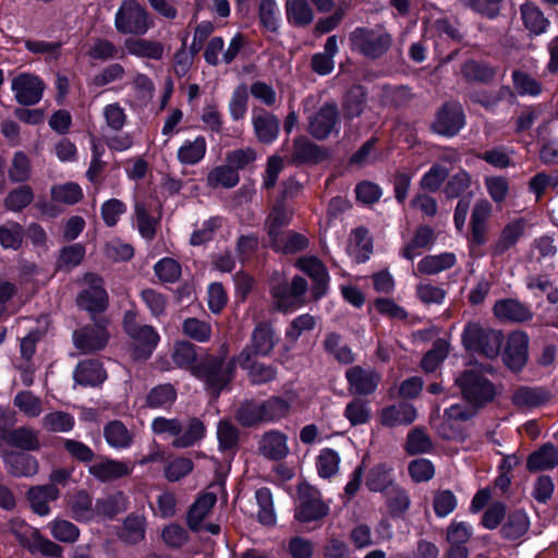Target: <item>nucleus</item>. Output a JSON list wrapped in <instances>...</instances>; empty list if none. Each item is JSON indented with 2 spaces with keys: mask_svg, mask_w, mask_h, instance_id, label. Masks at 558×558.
<instances>
[{
  "mask_svg": "<svg viewBox=\"0 0 558 558\" xmlns=\"http://www.w3.org/2000/svg\"><path fill=\"white\" fill-rule=\"evenodd\" d=\"M206 427L202 420L192 417L189 421L187 428L183 434L177 437L172 445L175 448H189L205 437Z\"/></svg>",
  "mask_w": 558,
  "mask_h": 558,
  "instance_id": "nucleus-55",
  "label": "nucleus"
},
{
  "mask_svg": "<svg viewBox=\"0 0 558 558\" xmlns=\"http://www.w3.org/2000/svg\"><path fill=\"white\" fill-rule=\"evenodd\" d=\"M345 379L352 395L368 396L377 389L380 377L372 368L355 365L345 371Z\"/></svg>",
  "mask_w": 558,
  "mask_h": 558,
  "instance_id": "nucleus-12",
  "label": "nucleus"
},
{
  "mask_svg": "<svg viewBox=\"0 0 558 558\" xmlns=\"http://www.w3.org/2000/svg\"><path fill=\"white\" fill-rule=\"evenodd\" d=\"M409 507L410 498L407 492L396 483H386V514L399 518Z\"/></svg>",
  "mask_w": 558,
  "mask_h": 558,
  "instance_id": "nucleus-30",
  "label": "nucleus"
},
{
  "mask_svg": "<svg viewBox=\"0 0 558 558\" xmlns=\"http://www.w3.org/2000/svg\"><path fill=\"white\" fill-rule=\"evenodd\" d=\"M532 225L526 217H513L505 225L500 233L502 244H514L526 239Z\"/></svg>",
  "mask_w": 558,
  "mask_h": 558,
  "instance_id": "nucleus-36",
  "label": "nucleus"
},
{
  "mask_svg": "<svg viewBox=\"0 0 558 558\" xmlns=\"http://www.w3.org/2000/svg\"><path fill=\"white\" fill-rule=\"evenodd\" d=\"M196 345L190 341H177L174 343L172 360L181 368H190L197 362Z\"/></svg>",
  "mask_w": 558,
  "mask_h": 558,
  "instance_id": "nucleus-61",
  "label": "nucleus"
},
{
  "mask_svg": "<svg viewBox=\"0 0 558 558\" xmlns=\"http://www.w3.org/2000/svg\"><path fill=\"white\" fill-rule=\"evenodd\" d=\"M350 47L364 57L375 59L384 51V35L379 29L357 27L349 35Z\"/></svg>",
  "mask_w": 558,
  "mask_h": 558,
  "instance_id": "nucleus-10",
  "label": "nucleus"
},
{
  "mask_svg": "<svg viewBox=\"0 0 558 558\" xmlns=\"http://www.w3.org/2000/svg\"><path fill=\"white\" fill-rule=\"evenodd\" d=\"M107 324V319L100 318L95 320V326H86L81 331H75L73 333V342L75 348L83 353H92L104 350L109 341Z\"/></svg>",
  "mask_w": 558,
  "mask_h": 558,
  "instance_id": "nucleus-9",
  "label": "nucleus"
},
{
  "mask_svg": "<svg viewBox=\"0 0 558 558\" xmlns=\"http://www.w3.org/2000/svg\"><path fill=\"white\" fill-rule=\"evenodd\" d=\"M2 459L8 473L14 477H29L38 472L37 459L26 452H5Z\"/></svg>",
  "mask_w": 558,
  "mask_h": 558,
  "instance_id": "nucleus-21",
  "label": "nucleus"
},
{
  "mask_svg": "<svg viewBox=\"0 0 558 558\" xmlns=\"http://www.w3.org/2000/svg\"><path fill=\"white\" fill-rule=\"evenodd\" d=\"M338 109L333 104H326L311 118L308 123L310 133L317 140L328 137L338 125Z\"/></svg>",
  "mask_w": 558,
  "mask_h": 558,
  "instance_id": "nucleus-20",
  "label": "nucleus"
},
{
  "mask_svg": "<svg viewBox=\"0 0 558 558\" xmlns=\"http://www.w3.org/2000/svg\"><path fill=\"white\" fill-rule=\"evenodd\" d=\"M275 330L270 323L259 322L251 335L250 343L238 355L240 367H245L254 356H268L275 348Z\"/></svg>",
  "mask_w": 558,
  "mask_h": 558,
  "instance_id": "nucleus-7",
  "label": "nucleus"
},
{
  "mask_svg": "<svg viewBox=\"0 0 558 558\" xmlns=\"http://www.w3.org/2000/svg\"><path fill=\"white\" fill-rule=\"evenodd\" d=\"M502 339L500 331L483 328L477 323L466 324L462 335L463 344L468 350L482 353L488 359L499 355Z\"/></svg>",
  "mask_w": 558,
  "mask_h": 558,
  "instance_id": "nucleus-4",
  "label": "nucleus"
},
{
  "mask_svg": "<svg viewBox=\"0 0 558 558\" xmlns=\"http://www.w3.org/2000/svg\"><path fill=\"white\" fill-rule=\"evenodd\" d=\"M287 20L295 26H305L312 23L314 12L307 0H287Z\"/></svg>",
  "mask_w": 558,
  "mask_h": 558,
  "instance_id": "nucleus-43",
  "label": "nucleus"
},
{
  "mask_svg": "<svg viewBox=\"0 0 558 558\" xmlns=\"http://www.w3.org/2000/svg\"><path fill=\"white\" fill-rule=\"evenodd\" d=\"M128 498L123 492L118 490L102 498H97L94 505V519L102 518L112 520L118 514L126 511Z\"/></svg>",
  "mask_w": 558,
  "mask_h": 558,
  "instance_id": "nucleus-24",
  "label": "nucleus"
},
{
  "mask_svg": "<svg viewBox=\"0 0 558 558\" xmlns=\"http://www.w3.org/2000/svg\"><path fill=\"white\" fill-rule=\"evenodd\" d=\"M300 502L294 510V520L300 523L320 521L329 513V506L320 497V493L310 485L299 486Z\"/></svg>",
  "mask_w": 558,
  "mask_h": 558,
  "instance_id": "nucleus-8",
  "label": "nucleus"
},
{
  "mask_svg": "<svg viewBox=\"0 0 558 558\" xmlns=\"http://www.w3.org/2000/svg\"><path fill=\"white\" fill-rule=\"evenodd\" d=\"M287 440L288 438L282 432L269 430L263 436L259 447L260 452L270 460H282L289 452Z\"/></svg>",
  "mask_w": 558,
  "mask_h": 558,
  "instance_id": "nucleus-28",
  "label": "nucleus"
},
{
  "mask_svg": "<svg viewBox=\"0 0 558 558\" xmlns=\"http://www.w3.org/2000/svg\"><path fill=\"white\" fill-rule=\"evenodd\" d=\"M530 526V521L525 512L514 511L509 514L501 527V534L508 539H518L524 535Z\"/></svg>",
  "mask_w": 558,
  "mask_h": 558,
  "instance_id": "nucleus-53",
  "label": "nucleus"
},
{
  "mask_svg": "<svg viewBox=\"0 0 558 558\" xmlns=\"http://www.w3.org/2000/svg\"><path fill=\"white\" fill-rule=\"evenodd\" d=\"M244 364L245 367L241 368L247 371V377L252 385H265L277 378V367L274 365L253 361V359Z\"/></svg>",
  "mask_w": 558,
  "mask_h": 558,
  "instance_id": "nucleus-50",
  "label": "nucleus"
},
{
  "mask_svg": "<svg viewBox=\"0 0 558 558\" xmlns=\"http://www.w3.org/2000/svg\"><path fill=\"white\" fill-rule=\"evenodd\" d=\"M19 544L27 549L31 554H41L45 557L60 558L62 556V547L54 542L46 538L38 530H34L32 537L17 535Z\"/></svg>",
  "mask_w": 558,
  "mask_h": 558,
  "instance_id": "nucleus-22",
  "label": "nucleus"
},
{
  "mask_svg": "<svg viewBox=\"0 0 558 558\" xmlns=\"http://www.w3.org/2000/svg\"><path fill=\"white\" fill-rule=\"evenodd\" d=\"M11 88L19 104L32 106L40 101L45 84L34 74L21 73L12 80Z\"/></svg>",
  "mask_w": 558,
  "mask_h": 558,
  "instance_id": "nucleus-11",
  "label": "nucleus"
},
{
  "mask_svg": "<svg viewBox=\"0 0 558 558\" xmlns=\"http://www.w3.org/2000/svg\"><path fill=\"white\" fill-rule=\"evenodd\" d=\"M146 534V520L143 515L134 512L126 515L123 521L122 531L119 533V538L128 545H137L145 538Z\"/></svg>",
  "mask_w": 558,
  "mask_h": 558,
  "instance_id": "nucleus-32",
  "label": "nucleus"
},
{
  "mask_svg": "<svg viewBox=\"0 0 558 558\" xmlns=\"http://www.w3.org/2000/svg\"><path fill=\"white\" fill-rule=\"evenodd\" d=\"M550 398L542 388L521 387L512 395V402L518 408H535L546 403Z\"/></svg>",
  "mask_w": 558,
  "mask_h": 558,
  "instance_id": "nucleus-39",
  "label": "nucleus"
},
{
  "mask_svg": "<svg viewBox=\"0 0 558 558\" xmlns=\"http://www.w3.org/2000/svg\"><path fill=\"white\" fill-rule=\"evenodd\" d=\"M216 502L217 496L215 493L206 492L197 496L189 508L186 515V524L193 532H197L199 530L201 523L208 512L215 507Z\"/></svg>",
  "mask_w": 558,
  "mask_h": 558,
  "instance_id": "nucleus-26",
  "label": "nucleus"
},
{
  "mask_svg": "<svg viewBox=\"0 0 558 558\" xmlns=\"http://www.w3.org/2000/svg\"><path fill=\"white\" fill-rule=\"evenodd\" d=\"M1 439L5 441L7 445L23 451H37L40 449L37 433L26 426L4 429Z\"/></svg>",
  "mask_w": 558,
  "mask_h": 558,
  "instance_id": "nucleus-23",
  "label": "nucleus"
},
{
  "mask_svg": "<svg viewBox=\"0 0 558 558\" xmlns=\"http://www.w3.org/2000/svg\"><path fill=\"white\" fill-rule=\"evenodd\" d=\"M494 313L501 320L515 323L530 320L533 316L529 306L514 299L497 301L494 305Z\"/></svg>",
  "mask_w": 558,
  "mask_h": 558,
  "instance_id": "nucleus-25",
  "label": "nucleus"
},
{
  "mask_svg": "<svg viewBox=\"0 0 558 558\" xmlns=\"http://www.w3.org/2000/svg\"><path fill=\"white\" fill-rule=\"evenodd\" d=\"M32 162L24 151H15L8 168V177L13 183H23L32 177Z\"/></svg>",
  "mask_w": 558,
  "mask_h": 558,
  "instance_id": "nucleus-47",
  "label": "nucleus"
},
{
  "mask_svg": "<svg viewBox=\"0 0 558 558\" xmlns=\"http://www.w3.org/2000/svg\"><path fill=\"white\" fill-rule=\"evenodd\" d=\"M264 423H276L287 417L291 410L289 401L280 396H271L260 402Z\"/></svg>",
  "mask_w": 558,
  "mask_h": 558,
  "instance_id": "nucleus-41",
  "label": "nucleus"
},
{
  "mask_svg": "<svg viewBox=\"0 0 558 558\" xmlns=\"http://www.w3.org/2000/svg\"><path fill=\"white\" fill-rule=\"evenodd\" d=\"M254 132L259 142L272 143L279 133V120L271 113L264 110L254 112L252 117Z\"/></svg>",
  "mask_w": 558,
  "mask_h": 558,
  "instance_id": "nucleus-27",
  "label": "nucleus"
},
{
  "mask_svg": "<svg viewBox=\"0 0 558 558\" xmlns=\"http://www.w3.org/2000/svg\"><path fill=\"white\" fill-rule=\"evenodd\" d=\"M231 230L225 220L219 217H211L203 223L201 229L193 232L191 244L228 242Z\"/></svg>",
  "mask_w": 558,
  "mask_h": 558,
  "instance_id": "nucleus-19",
  "label": "nucleus"
},
{
  "mask_svg": "<svg viewBox=\"0 0 558 558\" xmlns=\"http://www.w3.org/2000/svg\"><path fill=\"white\" fill-rule=\"evenodd\" d=\"M521 14L524 25L533 34H542L546 31L549 22L541 10L532 3L521 7Z\"/></svg>",
  "mask_w": 558,
  "mask_h": 558,
  "instance_id": "nucleus-57",
  "label": "nucleus"
},
{
  "mask_svg": "<svg viewBox=\"0 0 558 558\" xmlns=\"http://www.w3.org/2000/svg\"><path fill=\"white\" fill-rule=\"evenodd\" d=\"M59 497L60 489L53 484L31 486L26 492L32 511L39 517L48 515L51 511L49 502L56 501Z\"/></svg>",
  "mask_w": 558,
  "mask_h": 558,
  "instance_id": "nucleus-16",
  "label": "nucleus"
},
{
  "mask_svg": "<svg viewBox=\"0 0 558 558\" xmlns=\"http://www.w3.org/2000/svg\"><path fill=\"white\" fill-rule=\"evenodd\" d=\"M177 389L171 384H159L146 396L145 404L150 409L169 408L177 400Z\"/></svg>",
  "mask_w": 558,
  "mask_h": 558,
  "instance_id": "nucleus-40",
  "label": "nucleus"
},
{
  "mask_svg": "<svg viewBox=\"0 0 558 558\" xmlns=\"http://www.w3.org/2000/svg\"><path fill=\"white\" fill-rule=\"evenodd\" d=\"M487 194L495 204H502L509 196V180L502 175H487L484 178Z\"/></svg>",
  "mask_w": 558,
  "mask_h": 558,
  "instance_id": "nucleus-58",
  "label": "nucleus"
},
{
  "mask_svg": "<svg viewBox=\"0 0 558 558\" xmlns=\"http://www.w3.org/2000/svg\"><path fill=\"white\" fill-rule=\"evenodd\" d=\"M50 195L57 203L74 205L83 198L84 193L77 183L66 182L53 185L50 190Z\"/></svg>",
  "mask_w": 558,
  "mask_h": 558,
  "instance_id": "nucleus-54",
  "label": "nucleus"
},
{
  "mask_svg": "<svg viewBox=\"0 0 558 558\" xmlns=\"http://www.w3.org/2000/svg\"><path fill=\"white\" fill-rule=\"evenodd\" d=\"M255 498L258 505L257 521L264 526H274L276 524V512L270 488L260 487L255 492Z\"/></svg>",
  "mask_w": 558,
  "mask_h": 558,
  "instance_id": "nucleus-42",
  "label": "nucleus"
},
{
  "mask_svg": "<svg viewBox=\"0 0 558 558\" xmlns=\"http://www.w3.org/2000/svg\"><path fill=\"white\" fill-rule=\"evenodd\" d=\"M207 151V142L198 135L194 140H185L178 148L177 158L181 165L194 166L199 163Z\"/></svg>",
  "mask_w": 558,
  "mask_h": 558,
  "instance_id": "nucleus-29",
  "label": "nucleus"
},
{
  "mask_svg": "<svg viewBox=\"0 0 558 558\" xmlns=\"http://www.w3.org/2000/svg\"><path fill=\"white\" fill-rule=\"evenodd\" d=\"M473 526L464 521H452L447 527L448 545L466 546L473 536Z\"/></svg>",
  "mask_w": 558,
  "mask_h": 558,
  "instance_id": "nucleus-64",
  "label": "nucleus"
},
{
  "mask_svg": "<svg viewBox=\"0 0 558 558\" xmlns=\"http://www.w3.org/2000/svg\"><path fill=\"white\" fill-rule=\"evenodd\" d=\"M133 471L124 461L101 457L99 461L95 462L88 468L92 476L101 483L111 482L129 476Z\"/></svg>",
  "mask_w": 558,
  "mask_h": 558,
  "instance_id": "nucleus-17",
  "label": "nucleus"
},
{
  "mask_svg": "<svg viewBox=\"0 0 558 558\" xmlns=\"http://www.w3.org/2000/svg\"><path fill=\"white\" fill-rule=\"evenodd\" d=\"M456 263V255L452 253H442L439 255H429L422 258L417 264V271L424 275H436L440 271L451 268Z\"/></svg>",
  "mask_w": 558,
  "mask_h": 558,
  "instance_id": "nucleus-45",
  "label": "nucleus"
},
{
  "mask_svg": "<svg viewBox=\"0 0 558 558\" xmlns=\"http://www.w3.org/2000/svg\"><path fill=\"white\" fill-rule=\"evenodd\" d=\"M529 337L522 331L509 335L502 354L505 364L512 371H520L527 361Z\"/></svg>",
  "mask_w": 558,
  "mask_h": 558,
  "instance_id": "nucleus-15",
  "label": "nucleus"
},
{
  "mask_svg": "<svg viewBox=\"0 0 558 558\" xmlns=\"http://www.w3.org/2000/svg\"><path fill=\"white\" fill-rule=\"evenodd\" d=\"M515 151L508 146H495L485 150L480 158L496 169H506L514 166Z\"/></svg>",
  "mask_w": 558,
  "mask_h": 558,
  "instance_id": "nucleus-49",
  "label": "nucleus"
},
{
  "mask_svg": "<svg viewBox=\"0 0 558 558\" xmlns=\"http://www.w3.org/2000/svg\"><path fill=\"white\" fill-rule=\"evenodd\" d=\"M73 379L82 387H98L107 379V372L98 359L83 360L75 366Z\"/></svg>",
  "mask_w": 558,
  "mask_h": 558,
  "instance_id": "nucleus-18",
  "label": "nucleus"
},
{
  "mask_svg": "<svg viewBox=\"0 0 558 558\" xmlns=\"http://www.w3.org/2000/svg\"><path fill=\"white\" fill-rule=\"evenodd\" d=\"M258 17L265 29L276 33L281 23V12L276 0H260L258 5Z\"/></svg>",
  "mask_w": 558,
  "mask_h": 558,
  "instance_id": "nucleus-51",
  "label": "nucleus"
},
{
  "mask_svg": "<svg viewBox=\"0 0 558 558\" xmlns=\"http://www.w3.org/2000/svg\"><path fill=\"white\" fill-rule=\"evenodd\" d=\"M84 282L87 288L82 289L76 295V306L88 313L93 320L107 311L109 306V295L104 284V279L94 272L84 275Z\"/></svg>",
  "mask_w": 558,
  "mask_h": 558,
  "instance_id": "nucleus-3",
  "label": "nucleus"
},
{
  "mask_svg": "<svg viewBox=\"0 0 558 558\" xmlns=\"http://www.w3.org/2000/svg\"><path fill=\"white\" fill-rule=\"evenodd\" d=\"M43 428L49 433H68L75 426L74 416L64 411H52L41 418Z\"/></svg>",
  "mask_w": 558,
  "mask_h": 558,
  "instance_id": "nucleus-44",
  "label": "nucleus"
},
{
  "mask_svg": "<svg viewBox=\"0 0 558 558\" xmlns=\"http://www.w3.org/2000/svg\"><path fill=\"white\" fill-rule=\"evenodd\" d=\"M126 51L137 58L160 60L163 56V45L144 38H128L124 41Z\"/></svg>",
  "mask_w": 558,
  "mask_h": 558,
  "instance_id": "nucleus-33",
  "label": "nucleus"
},
{
  "mask_svg": "<svg viewBox=\"0 0 558 558\" xmlns=\"http://www.w3.org/2000/svg\"><path fill=\"white\" fill-rule=\"evenodd\" d=\"M456 383L460 387L463 397L476 405L493 400L496 395L493 384L474 368L464 371L456 379Z\"/></svg>",
  "mask_w": 558,
  "mask_h": 558,
  "instance_id": "nucleus-6",
  "label": "nucleus"
},
{
  "mask_svg": "<svg viewBox=\"0 0 558 558\" xmlns=\"http://www.w3.org/2000/svg\"><path fill=\"white\" fill-rule=\"evenodd\" d=\"M135 223L141 236L145 241H151L155 238L159 226V219L150 216L144 203L137 202L134 206Z\"/></svg>",
  "mask_w": 558,
  "mask_h": 558,
  "instance_id": "nucleus-48",
  "label": "nucleus"
},
{
  "mask_svg": "<svg viewBox=\"0 0 558 558\" xmlns=\"http://www.w3.org/2000/svg\"><path fill=\"white\" fill-rule=\"evenodd\" d=\"M492 211L493 207L487 199H480L475 203L471 214V229L474 242L481 243L484 241Z\"/></svg>",
  "mask_w": 558,
  "mask_h": 558,
  "instance_id": "nucleus-31",
  "label": "nucleus"
},
{
  "mask_svg": "<svg viewBox=\"0 0 558 558\" xmlns=\"http://www.w3.org/2000/svg\"><path fill=\"white\" fill-rule=\"evenodd\" d=\"M114 26L121 34L144 35L151 27L146 10L135 0H124L114 16Z\"/></svg>",
  "mask_w": 558,
  "mask_h": 558,
  "instance_id": "nucleus-5",
  "label": "nucleus"
},
{
  "mask_svg": "<svg viewBox=\"0 0 558 558\" xmlns=\"http://www.w3.org/2000/svg\"><path fill=\"white\" fill-rule=\"evenodd\" d=\"M298 266L312 279V294L314 299L318 300L323 298L327 293L330 279L324 263L315 256H308L300 258Z\"/></svg>",
  "mask_w": 558,
  "mask_h": 558,
  "instance_id": "nucleus-13",
  "label": "nucleus"
},
{
  "mask_svg": "<svg viewBox=\"0 0 558 558\" xmlns=\"http://www.w3.org/2000/svg\"><path fill=\"white\" fill-rule=\"evenodd\" d=\"M292 159L296 163L317 162L320 159V151L307 138L300 137L294 141Z\"/></svg>",
  "mask_w": 558,
  "mask_h": 558,
  "instance_id": "nucleus-60",
  "label": "nucleus"
},
{
  "mask_svg": "<svg viewBox=\"0 0 558 558\" xmlns=\"http://www.w3.org/2000/svg\"><path fill=\"white\" fill-rule=\"evenodd\" d=\"M415 418L416 410L407 402L386 409V426L409 425Z\"/></svg>",
  "mask_w": 558,
  "mask_h": 558,
  "instance_id": "nucleus-56",
  "label": "nucleus"
},
{
  "mask_svg": "<svg viewBox=\"0 0 558 558\" xmlns=\"http://www.w3.org/2000/svg\"><path fill=\"white\" fill-rule=\"evenodd\" d=\"M194 469V462L186 457H178L169 461L163 470V475L171 483L179 482L189 475Z\"/></svg>",
  "mask_w": 558,
  "mask_h": 558,
  "instance_id": "nucleus-63",
  "label": "nucleus"
},
{
  "mask_svg": "<svg viewBox=\"0 0 558 558\" xmlns=\"http://www.w3.org/2000/svg\"><path fill=\"white\" fill-rule=\"evenodd\" d=\"M239 173L229 163L214 168L207 175V184L214 189H231L239 183Z\"/></svg>",
  "mask_w": 558,
  "mask_h": 558,
  "instance_id": "nucleus-52",
  "label": "nucleus"
},
{
  "mask_svg": "<svg viewBox=\"0 0 558 558\" xmlns=\"http://www.w3.org/2000/svg\"><path fill=\"white\" fill-rule=\"evenodd\" d=\"M464 125V114L459 104H447L437 113L433 123L436 133L444 136H454Z\"/></svg>",
  "mask_w": 558,
  "mask_h": 558,
  "instance_id": "nucleus-14",
  "label": "nucleus"
},
{
  "mask_svg": "<svg viewBox=\"0 0 558 558\" xmlns=\"http://www.w3.org/2000/svg\"><path fill=\"white\" fill-rule=\"evenodd\" d=\"M238 357L226 362L225 356L207 354L192 366V375L204 383L213 398H219L235 376Z\"/></svg>",
  "mask_w": 558,
  "mask_h": 558,
  "instance_id": "nucleus-1",
  "label": "nucleus"
},
{
  "mask_svg": "<svg viewBox=\"0 0 558 558\" xmlns=\"http://www.w3.org/2000/svg\"><path fill=\"white\" fill-rule=\"evenodd\" d=\"M104 437L107 444L113 448H128L133 441L126 426L118 420L106 424L104 428Z\"/></svg>",
  "mask_w": 558,
  "mask_h": 558,
  "instance_id": "nucleus-46",
  "label": "nucleus"
},
{
  "mask_svg": "<svg viewBox=\"0 0 558 558\" xmlns=\"http://www.w3.org/2000/svg\"><path fill=\"white\" fill-rule=\"evenodd\" d=\"M340 456L331 448L320 450L316 459L317 473L322 478H330L339 469Z\"/></svg>",
  "mask_w": 558,
  "mask_h": 558,
  "instance_id": "nucleus-59",
  "label": "nucleus"
},
{
  "mask_svg": "<svg viewBox=\"0 0 558 558\" xmlns=\"http://www.w3.org/2000/svg\"><path fill=\"white\" fill-rule=\"evenodd\" d=\"M236 422L244 428L256 427L264 423L260 402L244 400L235 411Z\"/></svg>",
  "mask_w": 558,
  "mask_h": 558,
  "instance_id": "nucleus-37",
  "label": "nucleus"
},
{
  "mask_svg": "<svg viewBox=\"0 0 558 558\" xmlns=\"http://www.w3.org/2000/svg\"><path fill=\"white\" fill-rule=\"evenodd\" d=\"M558 464V449L546 444L538 450L530 454L527 459V469L532 472L545 471L555 468Z\"/></svg>",
  "mask_w": 558,
  "mask_h": 558,
  "instance_id": "nucleus-35",
  "label": "nucleus"
},
{
  "mask_svg": "<svg viewBox=\"0 0 558 558\" xmlns=\"http://www.w3.org/2000/svg\"><path fill=\"white\" fill-rule=\"evenodd\" d=\"M343 415L352 426L367 423L371 418L368 402L354 398L345 405Z\"/></svg>",
  "mask_w": 558,
  "mask_h": 558,
  "instance_id": "nucleus-62",
  "label": "nucleus"
},
{
  "mask_svg": "<svg viewBox=\"0 0 558 558\" xmlns=\"http://www.w3.org/2000/svg\"><path fill=\"white\" fill-rule=\"evenodd\" d=\"M123 331L132 339L131 355L135 361H147L159 344L160 336L150 325H140L137 313L128 310L122 319Z\"/></svg>",
  "mask_w": 558,
  "mask_h": 558,
  "instance_id": "nucleus-2",
  "label": "nucleus"
},
{
  "mask_svg": "<svg viewBox=\"0 0 558 558\" xmlns=\"http://www.w3.org/2000/svg\"><path fill=\"white\" fill-rule=\"evenodd\" d=\"M201 120L210 132L233 137H240L242 134V130L239 128H233L232 132H223L222 113L215 104H207L203 107Z\"/></svg>",
  "mask_w": 558,
  "mask_h": 558,
  "instance_id": "nucleus-38",
  "label": "nucleus"
},
{
  "mask_svg": "<svg viewBox=\"0 0 558 558\" xmlns=\"http://www.w3.org/2000/svg\"><path fill=\"white\" fill-rule=\"evenodd\" d=\"M71 517L77 522H89L94 520V505L90 493L86 489H78L69 504Z\"/></svg>",
  "mask_w": 558,
  "mask_h": 558,
  "instance_id": "nucleus-34",
  "label": "nucleus"
}]
</instances>
